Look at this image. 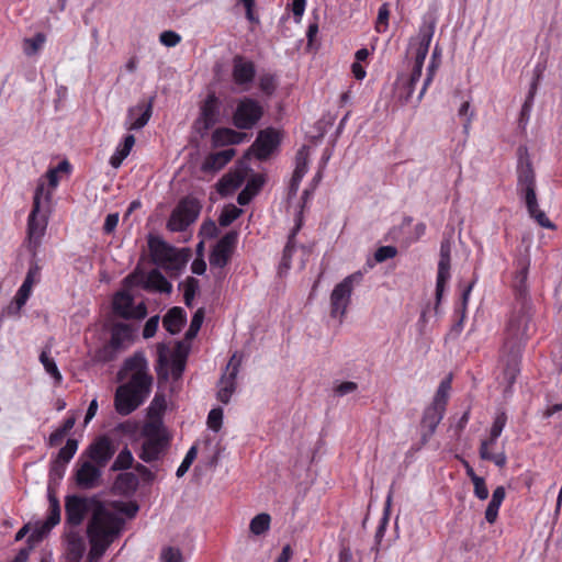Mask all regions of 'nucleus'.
<instances>
[{
	"label": "nucleus",
	"instance_id": "f257e3e1",
	"mask_svg": "<svg viewBox=\"0 0 562 562\" xmlns=\"http://www.w3.org/2000/svg\"><path fill=\"white\" fill-rule=\"evenodd\" d=\"M139 507L135 502L101 501L98 496L67 495L65 497L66 525L80 526L86 516L87 537L90 543L88 562H95L103 557L109 547L120 538L125 519L133 518Z\"/></svg>",
	"mask_w": 562,
	"mask_h": 562
},
{
	"label": "nucleus",
	"instance_id": "f03ea898",
	"mask_svg": "<svg viewBox=\"0 0 562 562\" xmlns=\"http://www.w3.org/2000/svg\"><path fill=\"white\" fill-rule=\"evenodd\" d=\"M119 380L130 378L115 392V409L121 415H128L140 406L150 393L153 376L144 352L137 351L125 359L117 373Z\"/></svg>",
	"mask_w": 562,
	"mask_h": 562
},
{
	"label": "nucleus",
	"instance_id": "7ed1b4c3",
	"mask_svg": "<svg viewBox=\"0 0 562 562\" xmlns=\"http://www.w3.org/2000/svg\"><path fill=\"white\" fill-rule=\"evenodd\" d=\"M532 315V304L513 303L506 321L503 353L507 360L504 379L509 385L515 382L519 373L521 351L533 331Z\"/></svg>",
	"mask_w": 562,
	"mask_h": 562
},
{
	"label": "nucleus",
	"instance_id": "20e7f679",
	"mask_svg": "<svg viewBox=\"0 0 562 562\" xmlns=\"http://www.w3.org/2000/svg\"><path fill=\"white\" fill-rule=\"evenodd\" d=\"M435 32V21L420 26L418 35L409 42V49L414 50V65L411 74L398 75L395 81V93L402 102L413 99L416 83L420 80L425 58L428 54Z\"/></svg>",
	"mask_w": 562,
	"mask_h": 562
},
{
	"label": "nucleus",
	"instance_id": "39448f33",
	"mask_svg": "<svg viewBox=\"0 0 562 562\" xmlns=\"http://www.w3.org/2000/svg\"><path fill=\"white\" fill-rule=\"evenodd\" d=\"M142 435L144 441L138 458L146 463L159 460L167 451L170 437L160 420H151L144 425Z\"/></svg>",
	"mask_w": 562,
	"mask_h": 562
},
{
	"label": "nucleus",
	"instance_id": "423d86ee",
	"mask_svg": "<svg viewBox=\"0 0 562 562\" xmlns=\"http://www.w3.org/2000/svg\"><path fill=\"white\" fill-rule=\"evenodd\" d=\"M148 248L153 262L171 274H178L189 259V249L178 250L160 237L150 236L148 238Z\"/></svg>",
	"mask_w": 562,
	"mask_h": 562
},
{
	"label": "nucleus",
	"instance_id": "0eeeda50",
	"mask_svg": "<svg viewBox=\"0 0 562 562\" xmlns=\"http://www.w3.org/2000/svg\"><path fill=\"white\" fill-rule=\"evenodd\" d=\"M265 114L262 104L250 97L237 100L232 115L233 125L240 131L252 130L261 121Z\"/></svg>",
	"mask_w": 562,
	"mask_h": 562
},
{
	"label": "nucleus",
	"instance_id": "6e6552de",
	"mask_svg": "<svg viewBox=\"0 0 562 562\" xmlns=\"http://www.w3.org/2000/svg\"><path fill=\"white\" fill-rule=\"evenodd\" d=\"M363 279L361 271L347 276L341 282L335 285L330 294V315L342 318L351 301L353 286L360 284Z\"/></svg>",
	"mask_w": 562,
	"mask_h": 562
},
{
	"label": "nucleus",
	"instance_id": "1a4fd4ad",
	"mask_svg": "<svg viewBox=\"0 0 562 562\" xmlns=\"http://www.w3.org/2000/svg\"><path fill=\"white\" fill-rule=\"evenodd\" d=\"M43 198H45L46 201H49L50 194L49 192L45 193L44 183H41L35 189L33 207L27 221L29 240L31 244H34V247L40 244V240L43 237L47 226L46 215L41 214Z\"/></svg>",
	"mask_w": 562,
	"mask_h": 562
},
{
	"label": "nucleus",
	"instance_id": "9d476101",
	"mask_svg": "<svg viewBox=\"0 0 562 562\" xmlns=\"http://www.w3.org/2000/svg\"><path fill=\"white\" fill-rule=\"evenodd\" d=\"M134 328L124 323H115L111 328V339L95 352V360L100 362L112 361L116 355L133 340Z\"/></svg>",
	"mask_w": 562,
	"mask_h": 562
},
{
	"label": "nucleus",
	"instance_id": "9b49d317",
	"mask_svg": "<svg viewBox=\"0 0 562 562\" xmlns=\"http://www.w3.org/2000/svg\"><path fill=\"white\" fill-rule=\"evenodd\" d=\"M201 209L202 204L198 199L192 196L183 198L172 211L168 220V229L171 232L186 231L192 223L196 221Z\"/></svg>",
	"mask_w": 562,
	"mask_h": 562
},
{
	"label": "nucleus",
	"instance_id": "f8f14e48",
	"mask_svg": "<svg viewBox=\"0 0 562 562\" xmlns=\"http://www.w3.org/2000/svg\"><path fill=\"white\" fill-rule=\"evenodd\" d=\"M220 101L214 92L209 93L194 122L195 131L203 137L218 122Z\"/></svg>",
	"mask_w": 562,
	"mask_h": 562
},
{
	"label": "nucleus",
	"instance_id": "ddd939ff",
	"mask_svg": "<svg viewBox=\"0 0 562 562\" xmlns=\"http://www.w3.org/2000/svg\"><path fill=\"white\" fill-rule=\"evenodd\" d=\"M238 240L236 231L227 232L213 247L209 261L212 267L224 268L231 260Z\"/></svg>",
	"mask_w": 562,
	"mask_h": 562
},
{
	"label": "nucleus",
	"instance_id": "4468645a",
	"mask_svg": "<svg viewBox=\"0 0 562 562\" xmlns=\"http://www.w3.org/2000/svg\"><path fill=\"white\" fill-rule=\"evenodd\" d=\"M102 468L98 464L86 460L78 462L75 472L76 485L81 490H92L101 484Z\"/></svg>",
	"mask_w": 562,
	"mask_h": 562
},
{
	"label": "nucleus",
	"instance_id": "2eb2a0df",
	"mask_svg": "<svg viewBox=\"0 0 562 562\" xmlns=\"http://www.w3.org/2000/svg\"><path fill=\"white\" fill-rule=\"evenodd\" d=\"M517 193L525 201L530 217H532L541 227L550 229L555 228L554 224L547 217L546 213L539 209L536 187L517 189Z\"/></svg>",
	"mask_w": 562,
	"mask_h": 562
},
{
	"label": "nucleus",
	"instance_id": "dca6fc26",
	"mask_svg": "<svg viewBox=\"0 0 562 562\" xmlns=\"http://www.w3.org/2000/svg\"><path fill=\"white\" fill-rule=\"evenodd\" d=\"M86 453L91 462L104 468L114 456L115 446L109 437L101 436L88 447Z\"/></svg>",
	"mask_w": 562,
	"mask_h": 562
},
{
	"label": "nucleus",
	"instance_id": "f3484780",
	"mask_svg": "<svg viewBox=\"0 0 562 562\" xmlns=\"http://www.w3.org/2000/svg\"><path fill=\"white\" fill-rule=\"evenodd\" d=\"M451 243L448 239L441 241L440 259L438 262V273L436 282V299L439 303L447 281L450 279Z\"/></svg>",
	"mask_w": 562,
	"mask_h": 562
},
{
	"label": "nucleus",
	"instance_id": "a211bd4d",
	"mask_svg": "<svg viewBox=\"0 0 562 562\" xmlns=\"http://www.w3.org/2000/svg\"><path fill=\"white\" fill-rule=\"evenodd\" d=\"M154 98L148 102H139L134 106L128 108L125 121V128L127 131H138L143 128L149 121L153 114Z\"/></svg>",
	"mask_w": 562,
	"mask_h": 562
},
{
	"label": "nucleus",
	"instance_id": "6ab92c4d",
	"mask_svg": "<svg viewBox=\"0 0 562 562\" xmlns=\"http://www.w3.org/2000/svg\"><path fill=\"white\" fill-rule=\"evenodd\" d=\"M529 265L530 261L528 258L519 260V270L516 272L513 281V290L515 294L514 303L524 302L525 304H532L527 283Z\"/></svg>",
	"mask_w": 562,
	"mask_h": 562
},
{
	"label": "nucleus",
	"instance_id": "aec40b11",
	"mask_svg": "<svg viewBox=\"0 0 562 562\" xmlns=\"http://www.w3.org/2000/svg\"><path fill=\"white\" fill-rule=\"evenodd\" d=\"M232 76L234 82L237 86L243 87V90L247 91L256 76L255 64L252 61L245 60L241 56H235L233 59Z\"/></svg>",
	"mask_w": 562,
	"mask_h": 562
},
{
	"label": "nucleus",
	"instance_id": "412c9836",
	"mask_svg": "<svg viewBox=\"0 0 562 562\" xmlns=\"http://www.w3.org/2000/svg\"><path fill=\"white\" fill-rule=\"evenodd\" d=\"M446 408L430 404L424 411L420 422L422 441L426 443L435 434L437 426L443 418Z\"/></svg>",
	"mask_w": 562,
	"mask_h": 562
},
{
	"label": "nucleus",
	"instance_id": "4be33fe9",
	"mask_svg": "<svg viewBox=\"0 0 562 562\" xmlns=\"http://www.w3.org/2000/svg\"><path fill=\"white\" fill-rule=\"evenodd\" d=\"M280 143L279 133L267 127L258 133L254 146L256 147V156L258 159H267Z\"/></svg>",
	"mask_w": 562,
	"mask_h": 562
},
{
	"label": "nucleus",
	"instance_id": "5701e85b",
	"mask_svg": "<svg viewBox=\"0 0 562 562\" xmlns=\"http://www.w3.org/2000/svg\"><path fill=\"white\" fill-rule=\"evenodd\" d=\"M517 189L536 187V173L525 147L518 148Z\"/></svg>",
	"mask_w": 562,
	"mask_h": 562
},
{
	"label": "nucleus",
	"instance_id": "b1692460",
	"mask_svg": "<svg viewBox=\"0 0 562 562\" xmlns=\"http://www.w3.org/2000/svg\"><path fill=\"white\" fill-rule=\"evenodd\" d=\"M236 358V355H234L228 362L226 370H229L232 367L231 372L228 375H223L220 380L218 391H217V398L223 404H227L231 400L232 394L235 392L236 389V376L238 373V368L240 364V361L234 362Z\"/></svg>",
	"mask_w": 562,
	"mask_h": 562
},
{
	"label": "nucleus",
	"instance_id": "393cba45",
	"mask_svg": "<svg viewBox=\"0 0 562 562\" xmlns=\"http://www.w3.org/2000/svg\"><path fill=\"white\" fill-rule=\"evenodd\" d=\"M66 562H80L86 551L83 537L77 530H70L66 535Z\"/></svg>",
	"mask_w": 562,
	"mask_h": 562
},
{
	"label": "nucleus",
	"instance_id": "a878e982",
	"mask_svg": "<svg viewBox=\"0 0 562 562\" xmlns=\"http://www.w3.org/2000/svg\"><path fill=\"white\" fill-rule=\"evenodd\" d=\"M248 135L245 132L235 131L229 127L216 128L212 134V143L215 147L226 145H238L245 142Z\"/></svg>",
	"mask_w": 562,
	"mask_h": 562
},
{
	"label": "nucleus",
	"instance_id": "bb28decb",
	"mask_svg": "<svg viewBox=\"0 0 562 562\" xmlns=\"http://www.w3.org/2000/svg\"><path fill=\"white\" fill-rule=\"evenodd\" d=\"M542 71H543V68L540 65H538L535 68L533 77H532V80H531V83L529 87V91H528V94L526 97V100H525V102L521 106V111H520L519 124L522 126H526V124L529 121L530 112H531V109L533 105L535 95L538 90V85H539L540 78L542 76Z\"/></svg>",
	"mask_w": 562,
	"mask_h": 562
},
{
	"label": "nucleus",
	"instance_id": "cd10ccee",
	"mask_svg": "<svg viewBox=\"0 0 562 562\" xmlns=\"http://www.w3.org/2000/svg\"><path fill=\"white\" fill-rule=\"evenodd\" d=\"M142 288L146 291H155L166 294H169L172 291V284L158 269H153L148 272L146 279L142 283Z\"/></svg>",
	"mask_w": 562,
	"mask_h": 562
},
{
	"label": "nucleus",
	"instance_id": "c85d7f7f",
	"mask_svg": "<svg viewBox=\"0 0 562 562\" xmlns=\"http://www.w3.org/2000/svg\"><path fill=\"white\" fill-rule=\"evenodd\" d=\"M187 321V314L183 308L171 307L162 318V325L171 335L178 334Z\"/></svg>",
	"mask_w": 562,
	"mask_h": 562
},
{
	"label": "nucleus",
	"instance_id": "c756f323",
	"mask_svg": "<svg viewBox=\"0 0 562 562\" xmlns=\"http://www.w3.org/2000/svg\"><path fill=\"white\" fill-rule=\"evenodd\" d=\"M133 304V296L126 291H120L112 301L113 313L124 319H131Z\"/></svg>",
	"mask_w": 562,
	"mask_h": 562
},
{
	"label": "nucleus",
	"instance_id": "7c9ffc66",
	"mask_svg": "<svg viewBox=\"0 0 562 562\" xmlns=\"http://www.w3.org/2000/svg\"><path fill=\"white\" fill-rule=\"evenodd\" d=\"M235 156L234 149H225L211 154L203 162V170H220Z\"/></svg>",
	"mask_w": 562,
	"mask_h": 562
},
{
	"label": "nucleus",
	"instance_id": "2f4dec72",
	"mask_svg": "<svg viewBox=\"0 0 562 562\" xmlns=\"http://www.w3.org/2000/svg\"><path fill=\"white\" fill-rule=\"evenodd\" d=\"M139 485L137 475L133 472H124L116 476L114 487L122 494H132L136 492Z\"/></svg>",
	"mask_w": 562,
	"mask_h": 562
},
{
	"label": "nucleus",
	"instance_id": "473e14b6",
	"mask_svg": "<svg viewBox=\"0 0 562 562\" xmlns=\"http://www.w3.org/2000/svg\"><path fill=\"white\" fill-rule=\"evenodd\" d=\"M78 449V441L76 439L69 438L66 441V445L59 450L56 460V468L60 465H66L75 456Z\"/></svg>",
	"mask_w": 562,
	"mask_h": 562
},
{
	"label": "nucleus",
	"instance_id": "72a5a7b5",
	"mask_svg": "<svg viewBox=\"0 0 562 562\" xmlns=\"http://www.w3.org/2000/svg\"><path fill=\"white\" fill-rule=\"evenodd\" d=\"M243 183V177L239 175L225 176L217 183V190L220 194L227 195L233 191L237 190Z\"/></svg>",
	"mask_w": 562,
	"mask_h": 562
},
{
	"label": "nucleus",
	"instance_id": "f704fd0d",
	"mask_svg": "<svg viewBox=\"0 0 562 562\" xmlns=\"http://www.w3.org/2000/svg\"><path fill=\"white\" fill-rule=\"evenodd\" d=\"M271 517L267 513H261L256 515L249 525L250 531L256 535L260 536L265 532H267L270 528Z\"/></svg>",
	"mask_w": 562,
	"mask_h": 562
},
{
	"label": "nucleus",
	"instance_id": "c9c22d12",
	"mask_svg": "<svg viewBox=\"0 0 562 562\" xmlns=\"http://www.w3.org/2000/svg\"><path fill=\"white\" fill-rule=\"evenodd\" d=\"M480 457L483 460L492 461L496 467L503 468L506 465L507 457L504 452L493 453L488 450V442H481Z\"/></svg>",
	"mask_w": 562,
	"mask_h": 562
},
{
	"label": "nucleus",
	"instance_id": "e433bc0d",
	"mask_svg": "<svg viewBox=\"0 0 562 562\" xmlns=\"http://www.w3.org/2000/svg\"><path fill=\"white\" fill-rule=\"evenodd\" d=\"M133 461L134 458L131 450L127 447H125L116 456L114 462L111 465V471L128 470L133 465Z\"/></svg>",
	"mask_w": 562,
	"mask_h": 562
},
{
	"label": "nucleus",
	"instance_id": "4c0bfd02",
	"mask_svg": "<svg viewBox=\"0 0 562 562\" xmlns=\"http://www.w3.org/2000/svg\"><path fill=\"white\" fill-rule=\"evenodd\" d=\"M48 502H49V514H48L45 522H47V527H55L60 521L59 501L53 493H48Z\"/></svg>",
	"mask_w": 562,
	"mask_h": 562
},
{
	"label": "nucleus",
	"instance_id": "58836bf2",
	"mask_svg": "<svg viewBox=\"0 0 562 562\" xmlns=\"http://www.w3.org/2000/svg\"><path fill=\"white\" fill-rule=\"evenodd\" d=\"M46 41V36L43 33L35 34L34 37L24 38L23 52L26 56L35 55Z\"/></svg>",
	"mask_w": 562,
	"mask_h": 562
},
{
	"label": "nucleus",
	"instance_id": "ea45409f",
	"mask_svg": "<svg viewBox=\"0 0 562 562\" xmlns=\"http://www.w3.org/2000/svg\"><path fill=\"white\" fill-rule=\"evenodd\" d=\"M40 361L43 364V367L45 368V371L52 378H54L56 383H60L61 379H63L61 373L59 372V370L57 368V364L54 361V359L49 358L47 351H45V350L42 351V353L40 356Z\"/></svg>",
	"mask_w": 562,
	"mask_h": 562
},
{
	"label": "nucleus",
	"instance_id": "a19ab883",
	"mask_svg": "<svg viewBox=\"0 0 562 562\" xmlns=\"http://www.w3.org/2000/svg\"><path fill=\"white\" fill-rule=\"evenodd\" d=\"M307 164H308V149L306 146L300 148L295 155V169L293 175H299L300 177H304L307 172Z\"/></svg>",
	"mask_w": 562,
	"mask_h": 562
},
{
	"label": "nucleus",
	"instance_id": "79ce46f5",
	"mask_svg": "<svg viewBox=\"0 0 562 562\" xmlns=\"http://www.w3.org/2000/svg\"><path fill=\"white\" fill-rule=\"evenodd\" d=\"M450 389H451L450 378L442 380L439 384V387L435 394V397H434V401L431 404L446 408V405L448 402V392Z\"/></svg>",
	"mask_w": 562,
	"mask_h": 562
},
{
	"label": "nucleus",
	"instance_id": "37998d69",
	"mask_svg": "<svg viewBox=\"0 0 562 562\" xmlns=\"http://www.w3.org/2000/svg\"><path fill=\"white\" fill-rule=\"evenodd\" d=\"M439 65H440V60H435V59L430 60V64L427 67L426 77H425L422 88L416 97L417 103L423 99L428 86L431 83V81L434 79V76H435L437 69L439 68Z\"/></svg>",
	"mask_w": 562,
	"mask_h": 562
},
{
	"label": "nucleus",
	"instance_id": "c03bdc74",
	"mask_svg": "<svg viewBox=\"0 0 562 562\" xmlns=\"http://www.w3.org/2000/svg\"><path fill=\"white\" fill-rule=\"evenodd\" d=\"M278 87L277 77L272 74H263L259 78V88L263 94L270 97L274 93Z\"/></svg>",
	"mask_w": 562,
	"mask_h": 562
},
{
	"label": "nucleus",
	"instance_id": "a18cd8bd",
	"mask_svg": "<svg viewBox=\"0 0 562 562\" xmlns=\"http://www.w3.org/2000/svg\"><path fill=\"white\" fill-rule=\"evenodd\" d=\"M199 291V280L194 277L187 278L184 282V303L188 307L192 306V301Z\"/></svg>",
	"mask_w": 562,
	"mask_h": 562
},
{
	"label": "nucleus",
	"instance_id": "49530a36",
	"mask_svg": "<svg viewBox=\"0 0 562 562\" xmlns=\"http://www.w3.org/2000/svg\"><path fill=\"white\" fill-rule=\"evenodd\" d=\"M203 319H204V310L203 308L196 310V312L192 316L190 327L186 333L187 339H193L198 335V333L202 326Z\"/></svg>",
	"mask_w": 562,
	"mask_h": 562
},
{
	"label": "nucleus",
	"instance_id": "de8ad7c7",
	"mask_svg": "<svg viewBox=\"0 0 562 562\" xmlns=\"http://www.w3.org/2000/svg\"><path fill=\"white\" fill-rule=\"evenodd\" d=\"M243 211L235 205H231L223 210L220 215L218 223L221 226L226 227L229 226L235 220L239 217Z\"/></svg>",
	"mask_w": 562,
	"mask_h": 562
},
{
	"label": "nucleus",
	"instance_id": "09e8293b",
	"mask_svg": "<svg viewBox=\"0 0 562 562\" xmlns=\"http://www.w3.org/2000/svg\"><path fill=\"white\" fill-rule=\"evenodd\" d=\"M196 454H198V448H196V446H192L188 450L184 459L182 460L181 464L177 469L176 475L178 477H182L188 472V470L190 469L191 464L195 460Z\"/></svg>",
	"mask_w": 562,
	"mask_h": 562
},
{
	"label": "nucleus",
	"instance_id": "8fccbe9b",
	"mask_svg": "<svg viewBox=\"0 0 562 562\" xmlns=\"http://www.w3.org/2000/svg\"><path fill=\"white\" fill-rule=\"evenodd\" d=\"M397 249L394 246H381L374 252V260L376 262H383L387 259H392L396 256Z\"/></svg>",
	"mask_w": 562,
	"mask_h": 562
},
{
	"label": "nucleus",
	"instance_id": "3c124183",
	"mask_svg": "<svg viewBox=\"0 0 562 562\" xmlns=\"http://www.w3.org/2000/svg\"><path fill=\"white\" fill-rule=\"evenodd\" d=\"M218 234V228L214 221L206 220L202 223L200 227L199 235L203 238L212 239L215 238Z\"/></svg>",
	"mask_w": 562,
	"mask_h": 562
},
{
	"label": "nucleus",
	"instance_id": "603ef678",
	"mask_svg": "<svg viewBox=\"0 0 562 562\" xmlns=\"http://www.w3.org/2000/svg\"><path fill=\"white\" fill-rule=\"evenodd\" d=\"M223 420V411L222 408H213L207 416V426L214 430L218 431L222 426Z\"/></svg>",
	"mask_w": 562,
	"mask_h": 562
},
{
	"label": "nucleus",
	"instance_id": "864d4df0",
	"mask_svg": "<svg viewBox=\"0 0 562 562\" xmlns=\"http://www.w3.org/2000/svg\"><path fill=\"white\" fill-rule=\"evenodd\" d=\"M54 527H47V522H43L41 526L36 527L33 532L30 535V537L27 538V542L30 543H38L43 540V538L49 533V531L53 529Z\"/></svg>",
	"mask_w": 562,
	"mask_h": 562
},
{
	"label": "nucleus",
	"instance_id": "5fc2aeb1",
	"mask_svg": "<svg viewBox=\"0 0 562 562\" xmlns=\"http://www.w3.org/2000/svg\"><path fill=\"white\" fill-rule=\"evenodd\" d=\"M186 369V357L176 355L171 362V374L175 380L181 378Z\"/></svg>",
	"mask_w": 562,
	"mask_h": 562
},
{
	"label": "nucleus",
	"instance_id": "6e6d98bb",
	"mask_svg": "<svg viewBox=\"0 0 562 562\" xmlns=\"http://www.w3.org/2000/svg\"><path fill=\"white\" fill-rule=\"evenodd\" d=\"M506 422H507V416L504 412L502 413H498L493 422V425H492V428H491V434H492V437L493 439H497L505 425H506Z\"/></svg>",
	"mask_w": 562,
	"mask_h": 562
},
{
	"label": "nucleus",
	"instance_id": "4d7b16f0",
	"mask_svg": "<svg viewBox=\"0 0 562 562\" xmlns=\"http://www.w3.org/2000/svg\"><path fill=\"white\" fill-rule=\"evenodd\" d=\"M160 558L162 562H183L181 551L173 547L164 549Z\"/></svg>",
	"mask_w": 562,
	"mask_h": 562
},
{
	"label": "nucleus",
	"instance_id": "13d9d810",
	"mask_svg": "<svg viewBox=\"0 0 562 562\" xmlns=\"http://www.w3.org/2000/svg\"><path fill=\"white\" fill-rule=\"evenodd\" d=\"M159 38H160L161 44H164L167 47H173V46L178 45L181 41V36L173 31H164L160 34Z\"/></svg>",
	"mask_w": 562,
	"mask_h": 562
},
{
	"label": "nucleus",
	"instance_id": "bf43d9fd",
	"mask_svg": "<svg viewBox=\"0 0 562 562\" xmlns=\"http://www.w3.org/2000/svg\"><path fill=\"white\" fill-rule=\"evenodd\" d=\"M472 483L474 485V495L481 501L486 499L488 497V490L485 484V480L480 476L475 477Z\"/></svg>",
	"mask_w": 562,
	"mask_h": 562
},
{
	"label": "nucleus",
	"instance_id": "052dcab7",
	"mask_svg": "<svg viewBox=\"0 0 562 562\" xmlns=\"http://www.w3.org/2000/svg\"><path fill=\"white\" fill-rule=\"evenodd\" d=\"M159 324V316L155 315L147 319L143 329V337L145 339L151 338L155 336Z\"/></svg>",
	"mask_w": 562,
	"mask_h": 562
},
{
	"label": "nucleus",
	"instance_id": "680f3d73",
	"mask_svg": "<svg viewBox=\"0 0 562 562\" xmlns=\"http://www.w3.org/2000/svg\"><path fill=\"white\" fill-rule=\"evenodd\" d=\"M469 110H470V103L468 101H464L460 105L459 111H458L459 116L465 117V121L463 123V130H464L465 134L469 133V128H470L472 116H473V112L469 113Z\"/></svg>",
	"mask_w": 562,
	"mask_h": 562
},
{
	"label": "nucleus",
	"instance_id": "e2e57ef3",
	"mask_svg": "<svg viewBox=\"0 0 562 562\" xmlns=\"http://www.w3.org/2000/svg\"><path fill=\"white\" fill-rule=\"evenodd\" d=\"M265 184V177L262 175H255L252 176L247 184H246V188L254 194L256 195L260 190L261 188L263 187Z\"/></svg>",
	"mask_w": 562,
	"mask_h": 562
},
{
	"label": "nucleus",
	"instance_id": "0e129e2a",
	"mask_svg": "<svg viewBox=\"0 0 562 562\" xmlns=\"http://www.w3.org/2000/svg\"><path fill=\"white\" fill-rule=\"evenodd\" d=\"M134 469L140 475V477L143 479V481L145 483L150 484L155 481V479H156L155 473L146 465H144L142 463H137L134 465Z\"/></svg>",
	"mask_w": 562,
	"mask_h": 562
},
{
	"label": "nucleus",
	"instance_id": "69168bd1",
	"mask_svg": "<svg viewBox=\"0 0 562 562\" xmlns=\"http://www.w3.org/2000/svg\"><path fill=\"white\" fill-rule=\"evenodd\" d=\"M166 409V398L162 394H156L151 401L149 411L153 414H160Z\"/></svg>",
	"mask_w": 562,
	"mask_h": 562
},
{
	"label": "nucleus",
	"instance_id": "338daca9",
	"mask_svg": "<svg viewBox=\"0 0 562 562\" xmlns=\"http://www.w3.org/2000/svg\"><path fill=\"white\" fill-rule=\"evenodd\" d=\"M499 507H501L499 504H497L493 501H490V503L486 507V510H485V519L488 524H494L496 521Z\"/></svg>",
	"mask_w": 562,
	"mask_h": 562
},
{
	"label": "nucleus",
	"instance_id": "774afa93",
	"mask_svg": "<svg viewBox=\"0 0 562 562\" xmlns=\"http://www.w3.org/2000/svg\"><path fill=\"white\" fill-rule=\"evenodd\" d=\"M358 389V385L356 382L352 381H346L340 383L336 389L335 392L339 396L347 395L349 393L355 392Z\"/></svg>",
	"mask_w": 562,
	"mask_h": 562
}]
</instances>
